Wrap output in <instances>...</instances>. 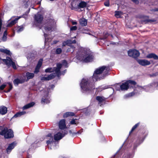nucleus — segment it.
Segmentation results:
<instances>
[{"mask_svg": "<svg viewBox=\"0 0 158 158\" xmlns=\"http://www.w3.org/2000/svg\"><path fill=\"white\" fill-rule=\"evenodd\" d=\"M82 51L81 52L80 55L78 54L76 57L77 58L81 61L84 62L91 61L93 59V56L89 51H86L85 49L81 48Z\"/></svg>", "mask_w": 158, "mask_h": 158, "instance_id": "1", "label": "nucleus"}, {"mask_svg": "<svg viewBox=\"0 0 158 158\" xmlns=\"http://www.w3.org/2000/svg\"><path fill=\"white\" fill-rule=\"evenodd\" d=\"M110 69L108 66H103L97 69L94 71L93 76V81H96L103 78L101 77V74L102 73L105 75H107Z\"/></svg>", "mask_w": 158, "mask_h": 158, "instance_id": "2", "label": "nucleus"}, {"mask_svg": "<svg viewBox=\"0 0 158 158\" xmlns=\"http://www.w3.org/2000/svg\"><path fill=\"white\" fill-rule=\"evenodd\" d=\"M136 82L133 81L129 80L127 81L124 83H123L122 85H119L117 84L115 87V89L117 90H118L119 87H120V89L122 90H127L129 87H133L134 86L136 85Z\"/></svg>", "mask_w": 158, "mask_h": 158, "instance_id": "3", "label": "nucleus"}, {"mask_svg": "<svg viewBox=\"0 0 158 158\" xmlns=\"http://www.w3.org/2000/svg\"><path fill=\"white\" fill-rule=\"evenodd\" d=\"M0 134L4 135L5 138H10L13 137V131L11 129L6 127H0Z\"/></svg>", "mask_w": 158, "mask_h": 158, "instance_id": "4", "label": "nucleus"}, {"mask_svg": "<svg viewBox=\"0 0 158 158\" xmlns=\"http://www.w3.org/2000/svg\"><path fill=\"white\" fill-rule=\"evenodd\" d=\"M80 86L84 93L89 92L91 89L89 88V85L87 79H83L80 83Z\"/></svg>", "mask_w": 158, "mask_h": 158, "instance_id": "5", "label": "nucleus"}, {"mask_svg": "<svg viewBox=\"0 0 158 158\" xmlns=\"http://www.w3.org/2000/svg\"><path fill=\"white\" fill-rule=\"evenodd\" d=\"M61 68V64H57L56 68H48L45 70L46 73H51L55 72L56 76L57 75L59 76L60 75V69Z\"/></svg>", "mask_w": 158, "mask_h": 158, "instance_id": "6", "label": "nucleus"}, {"mask_svg": "<svg viewBox=\"0 0 158 158\" xmlns=\"http://www.w3.org/2000/svg\"><path fill=\"white\" fill-rule=\"evenodd\" d=\"M3 61L5 62L6 64L8 66H12L14 69H17L15 63L9 57H6V59H2Z\"/></svg>", "mask_w": 158, "mask_h": 158, "instance_id": "7", "label": "nucleus"}, {"mask_svg": "<svg viewBox=\"0 0 158 158\" xmlns=\"http://www.w3.org/2000/svg\"><path fill=\"white\" fill-rule=\"evenodd\" d=\"M26 80V77L24 75L22 76L19 78H17L13 81V83L15 86H17L19 84L24 82Z\"/></svg>", "mask_w": 158, "mask_h": 158, "instance_id": "8", "label": "nucleus"}, {"mask_svg": "<svg viewBox=\"0 0 158 158\" xmlns=\"http://www.w3.org/2000/svg\"><path fill=\"white\" fill-rule=\"evenodd\" d=\"M129 56L134 58H136L139 55V52L135 50H130L128 52Z\"/></svg>", "mask_w": 158, "mask_h": 158, "instance_id": "9", "label": "nucleus"}, {"mask_svg": "<svg viewBox=\"0 0 158 158\" xmlns=\"http://www.w3.org/2000/svg\"><path fill=\"white\" fill-rule=\"evenodd\" d=\"M55 76L56 75L55 73H52L48 76H44L42 77L41 78V81H48L53 79Z\"/></svg>", "mask_w": 158, "mask_h": 158, "instance_id": "10", "label": "nucleus"}, {"mask_svg": "<svg viewBox=\"0 0 158 158\" xmlns=\"http://www.w3.org/2000/svg\"><path fill=\"white\" fill-rule=\"evenodd\" d=\"M76 43V41L75 40H73L72 41L70 40H67L66 41H64L63 43V46H65L66 45H67L71 46V48H72L73 49L72 52L74 51V48L73 46H70V45L72 43Z\"/></svg>", "mask_w": 158, "mask_h": 158, "instance_id": "11", "label": "nucleus"}, {"mask_svg": "<svg viewBox=\"0 0 158 158\" xmlns=\"http://www.w3.org/2000/svg\"><path fill=\"white\" fill-rule=\"evenodd\" d=\"M43 16L39 13H37L35 15V22L38 23H41L43 20Z\"/></svg>", "mask_w": 158, "mask_h": 158, "instance_id": "12", "label": "nucleus"}, {"mask_svg": "<svg viewBox=\"0 0 158 158\" xmlns=\"http://www.w3.org/2000/svg\"><path fill=\"white\" fill-rule=\"evenodd\" d=\"M137 62L139 64L143 66L148 65L151 64L149 61L146 60H137Z\"/></svg>", "mask_w": 158, "mask_h": 158, "instance_id": "13", "label": "nucleus"}, {"mask_svg": "<svg viewBox=\"0 0 158 158\" xmlns=\"http://www.w3.org/2000/svg\"><path fill=\"white\" fill-rule=\"evenodd\" d=\"M8 84L9 85V89L6 91H5V92H8L12 89V85L11 83L10 82H8L7 83H5L3 84H2L0 86V89L1 90H2L6 86V85Z\"/></svg>", "mask_w": 158, "mask_h": 158, "instance_id": "14", "label": "nucleus"}, {"mask_svg": "<svg viewBox=\"0 0 158 158\" xmlns=\"http://www.w3.org/2000/svg\"><path fill=\"white\" fill-rule=\"evenodd\" d=\"M65 135V134H62L60 132H57L54 135V139L56 141H58L61 139Z\"/></svg>", "mask_w": 158, "mask_h": 158, "instance_id": "15", "label": "nucleus"}, {"mask_svg": "<svg viewBox=\"0 0 158 158\" xmlns=\"http://www.w3.org/2000/svg\"><path fill=\"white\" fill-rule=\"evenodd\" d=\"M65 120L64 119L60 121L59 123V127L60 129H64L66 128Z\"/></svg>", "mask_w": 158, "mask_h": 158, "instance_id": "16", "label": "nucleus"}, {"mask_svg": "<svg viewBox=\"0 0 158 158\" xmlns=\"http://www.w3.org/2000/svg\"><path fill=\"white\" fill-rule=\"evenodd\" d=\"M20 18V17L15 18L14 19L12 20L10 22H9V21H8V24L7 25V27H10L12 26L13 25L16 23L18 19Z\"/></svg>", "mask_w": 158, "mask_h": 158, "instance_id": "17", "label": "nucleus"}, {"mask_svg": "<svg viewBox=\"0 0 158 158\" xmlns=\"http://www.w3.org/2000/svg\"><path fill=\"white\" fill-rule=\"evenodd\" d=\"M43 61L42 59H40L39 61L38 64L35 68L34 71L35 73H37L39 72V69L42 65Z\"/></svg>", "mask_w": 158, "mask_h": 158, "instance_id": "18", "label": "nucleus"}, {"mask_svg": "<svg viewBox=\"0 0 158 158\" xmlns=\"http://www.w3.org/2000/svg\"><path fill=\"white\" fill-rule=\"evenodd\" d=\"M16 145L15 142H13L10 144L6 149V152L7 153H9L12 149H13Z\"/></svg>", "mask_w": 158, "mask_h": 158, "instance_id": "19", "label": "nucleus"}, {"mask_svg": "<svg viewBox=\"0 0 158 158\" xmlns=\"http://www.w3.org/2000/svg\"><path fill=\"white\" fill-rule=\"evenodd\" d=\"M47 139L49 140L47 141V143L48 144H50L53 141V138L52 134H49L47 136Z\"/></svg>", "mask_w": 158, "mask_h": 158, "instance_id": "20", "label": "nucleus"}, {"mask_svg": "<svg viewBox=\"0 0 158 158\" xmlns=\"http://www.w3.org/2000/svg\"><path fill=\"white\" fill-rule=\"evenodd\" d=\"M7 112V108L4 106L0 107V113L3 115L5 114Z\"/></svg>", "mask_w": 158, "mask_h": 158, "instance_id": "21", "label": "nucleus"}, {"mask_svg": "<svg viewBox=\"0 0 158 158\" xmlns=\"http://www.w3.org/2000/svg\"><path fill=\"white\" fill-rule=\"evenodd\" d=\"M146 58H153L155 60H158V56L154 53H150L148 54L146 56Z\"/></svg>", "mask_w": 158, "mask_h": 158, "instance_id": "22", "label": "nucleus"}, {"mask_svg": "<svg viewBox=\"0 0 158 158\" xmlns=\"http://www.w3.org/2000/svg\"><path fill=\"white\" fill-rule=\"evenodd\" d=\"M44 30H43V31L44 33V36L45 38V40H46L47 35L46 34V33H45V32H48L50 31H52V28L51 27H44ZM42 29L43 30V28H42Z\"/></svg>", "mask_w": 158, "mask_h": 158, "instance_id": "23", "label": "nucleus"}, {"mask_svg": "<svg viewBox=\"0 0 158 158\" xmlns=\"http://www.w3.org/2000/svg\"><path fill=\"white\" fill-rule=\"evenodd\" d=\"M87 5V3L84 1H81L78 5L79 8H83L85 7Z\"/></svg>", "mask_w": 158, "mask_h": 158, "instance_id": "24", "label": "nucleus"}, {"mask_svg": "<svg viewBox=\"0 0 158 158\" xmlns=\"http://www.w3.org/2000/svg\"><path fill=\"white\" fill-rule=\"evenodd\" d=\"M96 99L98 101V103L100 106L102 105L101 103L104 102L105 101V99L103 97L100 96L97 97Z\"/></svg>", "mask_w": 158, "mask_h": 158, "instance_id": "25", "label": "nucleus"}, {"mask_svg": "<svg viewBox=\"0 0 158 158\" xmlns=\"http://www.w3.org/2000/svg\"><path fill=\"white\" fill-rule=\"evenodd\" d=\"M34 104L35 103L33 102L29 103L23 106V109L24 110L28 109L33 106Z\"/></svg>", "mask_w": 158, "mask_h": 158, "instance_id": "26", "label": "nucleus"}, {"mask_svg": "<svg viewBox=\"0 0 158 158\" xmlns=\"http://www.w3.org/2000/svg\"><path fill=\"white\" fill-rule=\"evenodd\" d=\"M80 23L82 26H85L87 25V20L84 18L81 19L80 20Z\"/></svg>", "mask_w": 158, "mask_h": 158, "instance_id": "27", "label": "nucleus"}, {"mask_svg": "<svg viewBox=\"0 0 158 158\" xmlns=\"http://www.w3.org/2000/svg\"><path fill=\"white\" fill-rule=\"evenodd\" d=\"M34 76V74L33 73H29L27 72L26 73V76L27 78V81L29 79L32 78Z\"/></svg>", "mask_w": 158, "mask_h": 158, "instance_id": "28", "label": "nucleus"}, {"mask_svg": "<svg viewBox=\"0 0 158 158\" xmlns=\"http://www.w3.org/2000/svg\"><path fill=\"white\" fill-rule=\"evenodd\" d=\"M0 51L1 52L4 53L8 55H10L11 54V53L10 51L6 49L1 48H0Z\"/></svg>", "mask_w": 158, "mask_h": 158, "instance_id": "29", "label": "nucleus"}, {"mask_svg": "<svg viewBox=\"0 0 158 158\" xmlns=\"http://www.w3.org/2000/svg\"><path fill=\"white\" fill-rule=\"evenodd\" d=\"M50 100L49 98H43L41 100V103H42L47 104L49 103Z\"/></svg>", "mask_w": 158, "mask_h": 158, "instance_id": "30", "label": "nucleus"}, {"mask_svg": "<svg viewBox=\"0 0 158 158\" xmlns=\"http://www.w3.org/2000/svg\"><path fill=\"white\" fill-rule=\"evenodd\" d=\"M74 115V114L72 112H67L63 115V117L64 118H66L69 116H73Z\"/></svg>", "mask_w": 158, "mask_h": 158, "instance_id": "31", "label": "nucleus"}, {"mask_svg": "<svg viewBox=\"0 0 158 158\" xmlns=\"http://www.w3.org/2000/svg\"><path fill=\"white\" fill-rule=\"evenodd\" d=\"M25 113L26 112L24 111L19 112L14 115V117H20L22 115L25 114Z\"/></svg>", "mask_w": 158, "mask_h": 158, "instance_id": "32", "label": "nucleus"}, {"mask_svg": "<svg viewBox=\"0 0 158 158\" xmlns=\"http://www.w3.org/2000/svg\"><path fill=\"white\" fill-rule=\"evenodd\" d=\"M32 0H29L26 2L25 4V7L27 8L28 6L31 5L32 8H33V6L31 5L32 3Z\"/></svg>", "mask_w": 158, "mask_h": 158, "instance_id": "33", "label": "nucleus"}, {"mask_svg": "<svg viewBox=\"0 0 158 158\" xmlns=\"http://www.w3.org/2000/svg\"><path fill=\"white\" fill-rule=\"evenodd\" d=\"M122 15V12L121 11H116L115 12V16L117 18H119L120 16Z\"/></svg>", "mask_w": 158, "mask_h": 158, "instance_id": "34", "label": "nucleus"}, {"mask_svg": "<svg viewBox=\"0 0 158 158\" xmlns=\"http://www.w3.org/2000/svg\"><path fill=\"white\" fill-rule=\"evenodd\" d=\"M57 64H61V67L62 66H64L65 67H67V63L66 61L65 60H64L62 62V64H60V63H58Z\"/></svg>", "mask_w": 158, "mask_h": 158, "instance_id": "35", "label": "nucleus"}, {"mask_svg": "<svg viewBox=\"0 0 158 158\" xmlns=\"http://www.w3.org/2000/svg\"><path fill=\"white\" fill-rule=\"evenodd\" d=\"M139 125V123H137L132 128L131 131L130 132V133L132 132Z\"/></svg>", "mask_w": 158, "mask_h": 158, "instance_id": "36", "label": "nucleus"}, {"mask_svg": "<svg viewBox=\"0 0 158 158\" xmlns=\"http://www.w3.org/2000/svg\"><path fill=\"white\" fill-rule=\"evenodd\" d=\"M62 52V49L60 48H57L56 50V53L57 54H60Z\"/></svg>", "mask_w": 158, "mask_h": 158, "instance_id": "37", "label": "nucleus"}, {"mask_svg": "<svg viewBox=\"0 0 158 158\" xmlns=\"http://www.w3.org/2000/svg\"><path fill=\"white\" fill-rule=\"evenodd\" d=\"M23 27H19L18 29L17 30V31L19 32L23 31Z\"/></svg>", "mask_w": 158, "mask_h": 158, "instance_id": "38", "label": "nucleus"}, {"mask_svg": "<svg viewBox=\"0 0 158 158\" xmlns=\"http://www.w3.org/2000/svg\"><path fill=\"white\" fill-rule=\"evenodd\" d=\"M77 27L76 26H74L70 28V30L71 31H74L76 30L77 29Z\"/></svg>", "mask_w": 158, "mask_h": 158, "instance_id": "39", "label": "nucleus"}, {"mask_svg": "<svg viewBox=\"0 0 158 158\" xmlns=\"http://www.w3.org/2000/svg\"><path fill=\"white\" fill-rule=\"evenodd\" d=\"M134 94V93L133 92H131V93H129L128 95H126V96L127 97H130L132 96Z\"/></svg>", "mask_w": 158, "mask_h": 158, "instance_id": "40", "label": "nucleus"}, {"mask_svg": "<svg viewBox=\"0 0 158 158\" xmlns=\"http://www.w3.org/2000/svg\"><path fill=\"white\" fill-rule=\"evenodd\" d=\"M104 5L105 6H109L110 4L109 2L108 1H107L104 2Z\"/></svg>", "mask_w": 158, "mask_h": 158, "instance_id": "41", "label": "nucleus"}, {"mask_svg": "<svg viewBox=\"0 0 158 158\" xmlns=\"http://www.w3.org/2000/svg\"><path fill=\"white\" fill-rule=\"evenodd\" d=\"M7 39V37L6 36L3 35L2 40L3 41H5Z\"/></svg>", "mask_w": 158, "mask_h": 158, "instance_id": "42", "label": "nucleus"}, {"mask_svg": "<svg viewBox=\"0 0 158 158\" xmlns=\"http://www.w3.org/2000/svg\"><path fill=\"white\" fill-rule=\"evenodd\" d=\"M70 123L72 124H76V123L75 122V120H72L70 122Z\"/></svg>", "mask_w": 158, "mask_h": 158, "instance_id": "43", "label": "nucleus"}, {"mask_svg": "<svg viewBox=\"0 0 158 158\" xmlns=\"http://www.w3.org/2000/svg\"><path fill=\"white\" fill-rule=\"evenodd\" d=\"M108 88H109V87L108 86H106L104 87H103L102 88V89H107Z\"/></svg>", "mask_w": 158, "mask_h": 158, "instance_id": "44", "label": "nucleus"}, {"mask_svg": "<svg viewBox=\"0 0 158 158\" xmlns=\"http://www.w3.org/2000/svg\"><path fill=\"white\" fill-rule=\"evenodd\" d=\"M131 0L136 4H138L139 2L137 0Z\"/></svg>", "mask_w": 158, "mask_h": 158, "instance_id": "45", "label": "nucleus"}, {"mask_svg": "<svg viewBox=\"0 0 158 158\" xmlns=\"http://www.w3.org/2000/svg\"><path fill=\"white\" fill-rule=\"evenodd\" d=\"M7 31H6V30H5V31H4V34H3V35H5V36H7Z\"/></svg>", "mask_w": 158, "mask_h": 158, "instance_id": "46", "label": "nucleus"}, {"mask_svg": "<svg viewBox=\"0 0 158 158\" xmlns=\"http://www.w3.org/2000/svg\"><path fill=\"white\" fill-rule=\"evenodd\" d=\"M72 24L73 25H76L77 24V22L76 21H72Z\"/></svg>", "mask_w": 158, "mask_h": 158, "instance_id": "47", "label": "nucleus"}, {"mask_svg": "<svg viewBox=\"0 0 158 158\" xmlns=\"http://www.w3.org/2000/svg\"><path fill=\"white\" fill-rule=\"evenodd\" d=\"M71 9L72 10H74L75 9V8H74V7H73L72 6V3L71 4Z\"/></svg>", "mask_w": 158, "mask_h": 158, "instance_id": "48", "label": "nucleus"}, {"mask_svg": "<svg viewBox=\"0 0 158 158\" xmlns=\"http://www.w3.org/2000/svg\"><path fill=\"white\" fill-rule=\"evenodd\" d=\"M58 42V41H54V43L55 44H56L57 42Z\"/></svg>", "mask_w": 158, "mask_h": 158, "instance_id": "49", "label": "nucleus"}, {"mask_svg": "<svg viewBox=\"0 0 158 158\" xmlns=\"http://www.w3.org/2000/svg\"><path fill=\"white\" fill-rule=\"evenodd\" d=\"M155 11H158V9H155L154 10Z\"/></svg>", "mask_w": 158, "mask_h": 158, "instance_id": "50", "label": "nucleus"}, {"mask_svg": "<svg viewBox=\"0 0 158 158\" xmlns=\"http://www.w3.org/2000/svg\"><path fill=\"white\" fill-rule=\"evenodd\" d=\"M138 89H142L141 87H138Z\"/></svg>", "mask_w": 158, "mask_h": 158, "instance_id": "51", "label": "nucleus"}, {"mask_svg": "<svg viewBox=\"0 0 158 158\" xmlns=\"http://www.w3.org/2000/svg\"><path fill=\"white\" fill-rule=\"evenodd\" d=\"M70 51V49H67V52H69V51Z\"/></svg>", "mask_w": 158, "mask_h": 158, "instance_id": "52", "label": "nucleus"}, {"mask_svg": "<svg viewBox=\"0 0 158 158\" xmlns=\"http://www.w3.org/2000/svg\"><path fill=\"white\" fill-rule=\"evenodd\" d=\"M152 21V22H154V20H149V21Z\"/></svg>", "mask_w": 158, "mask_h": 158, "instance_id": "53", "label": "nucleus"}, {"mask_svg": "<svg viewBox=\"0 0 158 158\" xmlns=\"http://www.w3.org/2000/svg\"><path fill=\"white\" fill-rule=\"evenodd\" d=\"M27 158H30V157L29 156H27Z\"/></svg>", "mask_w": 158, "mask_h": 158, "instance_id": "54", "label": "nucleus"}, {"mask_svg": "<svg viewBox=\"0 0 158 158\" xmlns=\"http://www.w3.org/2000/svg\"><path fill=\"white\" fill-rule=\"evenodd\" d=\"M15 18V17H12V19H13V18Z\"/></svg>", "mask_w": 158, "mask_h": 158, "instance_id": "55", "label": "nucleus"}, {"mask_svg": "<svg viewBox=\"0 0 158 158\" xmlns=\"http://www.w3.org/2000/svg\"><path fill=\"white\" fill-rule=\"evenodd\" d=\"M80 131H79L78 132H77V133H80Z\"/></svg>", "mask_w": 158, "mask_h": 158, "instance_id": "56", "label": "nucleus"}, {"mask_svg": "<svg viewBox=\"0 0 158 158\" xmlns=\"http://www.w3.org/2000/svg\"><path fill=\"white\" fill-rule=\"evenodd\" d=\"M146 87L147 88H149V87Z\"/></svg>", "mask_w": 158, "mask_h": 158, "instance_id": "57", "label": "nucleus"}, {"mask_svg": "<svg viewBox=\"0 0 158 158\" xmlns=\"http://www.w3.org/2000/svg\"><path fill=\"white\" fill-rule=\"evenodd\" d=\"M157 87H158V85H157Z\"/></svg>", "mask_w": 158, "mask_h": 158, "instance_id": "58", "label": "nucleus"}]
</instances>
